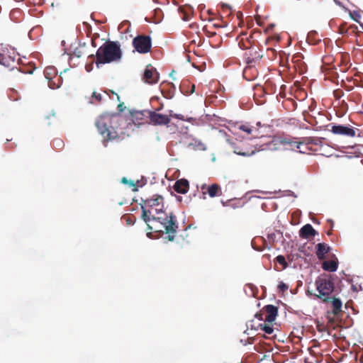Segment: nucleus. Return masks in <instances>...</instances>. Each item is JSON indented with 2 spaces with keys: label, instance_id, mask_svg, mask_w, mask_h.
<instances>
[{
  "label": "nucleus",
  "instance_id": "f257e3e1",
  "mask_svg": "<svg viewBox=\"0 0 363 363\" xmlns=\"http://www.w3.org/2000/svg\"><path fill=\"white\" fill-rule=\"evenodd\" d=\"M142 218L147 224V230L161 231L167 234L169 241H174V235L177 233L179 226L177 223V218L173 213L169 215H156L150 209L147 208L141 204Z\"/></svg>",
  "mask_w": 363,
  "mask_h": 363
},
{
  "label": "nucleus",
  "instance_id": "79ce46f5",
  "mask_svg": "<svg viewBox=\"0 0 363 363\" xmlns=\"http://www.w3.org/2000/svg\"><path fill=\"white\" fill-rule=\"evenodd\" d=\"M89 58H94V55H91L89 56Z\"/></svg>",
  "mask_w": 363,
  "mask_h": 363
},
{
  "label": "nucleus",
  "instance_id": "20e7f679",
  "mask_svg": "<svg viewBox=\"0 0 363 363\" xmlns=\"http://www.w3.org/2000/svg\"><path fill=\"white\" fill-rule=\"evenodd\" d=\"M302 139L296 140V138L285 136H273L270 140L262 145V150L275 151L279 150H298L299 152L304 153L306 150H302Z\"/></svg>",
  "mask_w": 363,
  "mask_h": 363
},
{
  "label": "nucleus",
  "instance_id": "f704fd0d",
  "mask_svg": "<svg viewBox=\"0 0 363 363\" xmlns=\"http://www.w3.org/2000/svg\"><path fill=\"white\" fill-rule=\"evenodd\" d=\"M278 289H279V291L284 293L288 290L289 286L284 282H280L278 285Z\"/></svg>",
  "mask_w": 363,
  "mask_h": 363
},
{
  "label": "nucleus",
  "instance_id": "7c9ffc66",
  "mask_svg": "<svg viewBox=\"0 0 363 363\" xmlns=\"http://www.w3.org/2000/svg\"><path fill=\"white\" fill-rule=\"evenodd\" d=\"M277 262L283 266V268L285 269L288 267V264L285 259V257L283 255H278L276 257Z\"/></svg>",
  "mask_w": 363,
  "mask_h": 363
},
{
  "label": "nucleus",
  "instance_id": "39448f33",
  "mask_svg": "<svg viewBox=\"0 0 363 363\" xmlns=\"http://www.w3.org/2000/svg\"><path fill=\"white\" fill-rule=\"evenodd\" d=\"M316 290L318 292L315 296L324 303H328L335 289V283L330 275L318 277L315 281Z\"/></svg>",
  "mask_w": 363,
  "mask_h": 363
},
{
  "label": "nucleus",
  "instance_id": "393cba45",
  "mask_svg": "<svg viewBox=\"0 0 363 363\" xmlns=\"http://www.w3.org/2000/svg\"><path fill=\"white\" fill-rule=\"evenodd\" d=\"M301 139H302L303 145L306 146V150L310 149V147L308 146L311 145H318L320 143V140L318 138L308 137V138H303Z\"/></svg>",
  "mask_w": 363,
  "mask_h": 363
},
{
  "label": "nucleus",
  "instance_id": "ea45409f",
  "mask_svg": "<svg viewBox=\"0 0 363 363\" xmlns=\"http://www.w3.org/2000/svg\"><path fill=\"white\" fill-rule=\"evenodd\" d=\"M340 30L341 33H343L345 32L344 28L342 26L340 27Z\"/></svg>",
  "mask_w": 363,
  "mask_h": 363
},
{
  "label": "nucleus",
  "instance_id": "a19ab883",
  "mask_svg": "<svg viewBox=\"0 0 363 363\" xmlns=\"http://www.w3.org/2000/svg\"><path fill=\"white\" fill-rule=\"evenodd\" d=\"M115 94L116 95L117 100L119 101L120 100L119 96L117 94Z\"/></svg>",
  "mask_w": 363,
  "mask_h": 363
},
{
  "label": "nucleus",
  "instance_id": "f3484780",
  "mask_svg": "<svg viewBox=\"0 0 363 363\" xmlns=\"http://www.w3.org/2000/svg\"><path fill=\"white\" fill-rule=\"evenodd\" d=\"M239 130L245 132L248 135H252L253 138H261L262 134L260 133L257 128L250 126L249 124H242L239 125Z\"/></svg>",
  "mask_w": 363,
  "mask_h": 363
},
{
  "label": "nucleus",
  "instance_id": "37998d69",
  "mask_svg": "<svg viewBox=\"0 0 363 363\" xmlns=\"http://www.w3.org/2000/svg\"><path fill=\"white\" fill-rule=\"evenodd\" d=\"M92 45L94 46V47L96 46V45L94 44V41H92Z\"/></svg>",
  "mask_w": 363,
  "mask_h": 363
},
{
  "label": "nucleus",
  "instance_id": "72a5a7b5",
  "mask_svg": "<svg viewBox=\"0 0 363 363\" xmlns=\"http://www.w3.org/2000/svg\"><path fill=\"white\" fill-rule=\"evenodd\" d=\"M350 16H351V18L354 20L355 21L357 22H359V20L361 17L360 14L359 13L358 11H353V12H350Z\"/></svg>",
  "mask_w": 363,
  "mask_h": 363
},
{
  "label": "nucleus",
  "instance_id": "7ed1b4c3",
  "mask_svg": "<svg viewBox=\"0 0 363 363\" xmlns=\"http://www.w3.org/2000/svg\"><path fill=\"white\" fill-rule=\"evenodd\" d=\"M96 65L119 62L122 58V50L117 41H107L99 48L96 52Z\"/></svg>",
  "mask_w": 363,
  "mask_h": 363
},
{
  "label": "nucleus",
  "instance_id": "4c0bfd02",
  "mask_svg": "<svg viewBox=\"0 0 363 363\" xmlns=\"http://www.w3.org/2000/svg\"><path fill=\"white\" fill-rule=\"evenodd\" d=\"M262 315H263V314L259 313V314L256 315V317L258 318L259 320H262L263 319Z\"/></svg>",
  "mask_w": 363,
  "mask_h": 363
},
{
  "label": "nucleus",
  "instance_id": "423d86ee",
  "mask_svg": "<svg viewBox=\"0 0 363 363\" xmlns=\"http://www.w3.org/2000/svg\"><path fill=\"white\" fill-rule=\"evenodd\" d=\"M326 127L328 130L331 132L333 135L349 138H354L356 136V132L358 130L357 128L350 124L331 123L327 125Z\"/></svg>",
  "mask_w": 363,
  "mask_h": 363
},
{
  "label": "nucleus",
  "instance_id": "a211bd4d",
  "mask_svg": "<svg viewBox=\"0 0 363 363\" xmlns=\"http://www.w3.org/2000/svg\"><path fill=\"white\" fill-rule=\"evenodd\" d=\"M328 303H331L332 313L334 315L336 316L342 312V303L340 298L331 296Z\"/></svg>",
  "mask_w": 363,
  "mask_h": 363
},
{
  "label": "nucleus",
  "instance_id": "2eb2a0df",
  "mask_svg": "<svg viewBox=\"0 0 363 363\" xmlns=\"http://www.w3.org/2000/svg\"><path fill=\"white\" fill-rule=\"evenodd\" d=\"M201 190L203 194H208L210 197L219 196L222 194L220 186L217 184H213L210 186L203 184Z\"/></svg>",
  "mask_w": 363,
  "mask_h": 363
},
{
  "label": "nucleus",
  "instance_id": "9d476101",
  "mask_svg": "<svg viewBox=\"0 0 363 363\" xmlns=\"http://www.w3.org/2000/svg\"><path fill=\"white\" fill-rule=\"evenodd\" d=\"M17 55L13 50L4 49L0 52V64L13 69L16 67Z\"/></svg>",
  "mask_w": 363,
  "mask_h": 363
},
{
  "label": "nucleus",
  "instance_id": "bb28decb",
  "mask_svg": "<svg viewBox=\"0 0 363 363\" xmlns=\"http://www.w3.org/2000/svg\"><path fill=\"white\" fill-rule=\"evenodd\" d=\"M102 100V95L100 93L94 91L89 98V102L91 104H99Z\"/></svg>",
  "mask_w": 363,
  "mask_h": 363
},
{
  "label": "nucleus",
  "instance_id": "1a4fd4ad",
  "mask_svg": "<svg viewBox=\"0 0 363 363\" xmlns=\"http://www.w3.org/2000/svg\"><path fill=\"white\" fill-rule=\"evenodd\" d=\"M143 205L147 208L152 211V212L154 211L156 215H160L162 216H164V215H167L162 211L163 197L161 196H156L155 198L147 199L144 201V203Z\"/></svg>",
  "mask_w": 363,
  "mask_h": 363
},
{
  "label": "nucleus",
  "instance_id": "ddd939ff",
  "mask_svg": "<svg viewBox=\"0 0 363 363\" xmlns=\"http://www.w3.org/2000/svg\"><path fill=\"white\" fill-rule=\"evenodd\" d=\"M149 118L153 125H168L170 123V118L168 115L157 113L155 111H149Z\"/></svg>",
  "mask_w": 363,
  "mask_h": 363
},
{
  "label": "nucleus",
  "instance_id": "dca6fc26",
  "mask_svg": "<svg viewBox=\"0 0 363 363\" xmlns=\"http://www.w3.org/2000/svg\"><path fill=\"white\" fill-rule=\"evenodd\" d=\"M263 310L266 312L264 321L268 323H272L275 320L276 317L278 314V308L273 305H267L263 308Z\"/></svg>",
  "mask_w": 363,
  "mask_h": 363
},
{
  "label": "nucleus",
  "instance_id": "4be33fe9",
  "mask_svg": "<svg viewBox=\"0 0 363 363\" xmlns=\"http://www.w3.org/2000/svg\"><path fill=\"white\" fill-rule=\"evenodd\" d=\"M188 147L196 151H203L206 149V145L201 140L196 139H192V140L188 143Z\"/></svg>",
  "mask_w": 363,
  "mask_h": 363
},
{
  "label": "nucleus",
  "instance_id": "f8f14e48",
  "mask_svg": "<svg viewBox=\"0 0 363 363\" xmlns=\"http://www.w3.org/2000/svg\"><path fill=\"white\" fill-rule=\"evenodd\" d=\"M160 75L157 69L151 65H148L144 72L143 79L145 83L154 84L159 81Z\"/></svg>",
  "mask_w": 363,
  "mask_h": 363
},
{
  "label": "nucleus",
  "instance_id": "473e14b6",
  "mask_svg": "<svg viewBox=\"0 0 363 363\" xmlns=\"http://www.w3.org/2000/svg\"><path fill=\"white\" fill-rule=\"evenodd\" d=\"M45 75L47 78H50L48 75H51L52 74H56L55 70L53 67H46L44 71Z\"/></svg>",
  "mask_w": 363,
  "mask_h": 363
},
{
  "label": "nucleus",
  "instance_id": "6e6552de",
  "mask_svg": "<svg viewBox=\"0 0 363 363\" xmlns=\"http://www.w3.org/2000/svg\"><path fill=\"white\" fill-rule=\"evenodd\" d=\"M231 146L234 153L244 157L251 156L257 151H263L261 149L262 145L257 148V147H249L245 142L231 143Z\"/></svg>",
  "mask_w": 363,
  "mask_h": 363
},
{
  "label": "nucleus",
  "instance_id": "2f4dec72",
  "mask_svg": "<svg viewBox=\"0 0 363 363\" xmlns=\"http://www.w3.org/2000/svg\"><path fill=\"white\" fill-rule=\"evenodd\" d=\"M121 182L123 183V184H129L130 186L133 187L132 190L133 191H138V188L135 186V184L133 181H129V180L127 179L126 177H123L122 179H121Z\"/></svg>",
  "mask_w": 363,
  "mask_h": 363
},
{
  "label": "nucleus",
  "instance_id": "4468645a",
  "mask_svg": "<svg viewBox=\"0 0 363 363\" xmlns=\"http://www.w3.org/2000/svg\"><path fill=\"white\" fill-rule=\"evenodd\" d=\"M239 38L238 45L240 48L247 50L255 47V40H253L252 34L247 36V33H243L240 35Z\"/></svg>",
  "mask_w": 363,
  "mask_h": 363
},
{
  "label": "nucleus",
  "instance_id": "c9c22d12",
  "mask_svg": "<svg viewBox=\"0 0 363 363\" xmlns=\"http://www.w3.org/2000/svg\"><path fill=\"white\" fill-rule=\"evenodd\" d=\"M168 116H169L170 118H175L180 119V120H184V116L181 115V114L173 113L172 111H170L169 115H168Z\"/></svg>",
  "mask_w": 363,
  "mask_h": 363
},
{
  "label": "nucleus",
  "instance_id": "e433bc0d",
  "mask_svg": "<svg viewBox=\"0 0 363 363\" xmlns=\"http://www.w3.org/2000/svg\"><path fill=\"white\" fill-rule=\"evenodd\" d=\"M118 108L119 111L122 112L125 108L124 104L123 103L119 104L118 105Z\"/></svg>",
  "mask_w": 363,
  "mask_h": 363
},
{
  "label": "nucleus",
  "instance_id": "5701e85b",
  "mask_svg": "<svg viewBox=\"0 0 363 363\" xmlns=\"http://www.w3.org/2000/svg\"><path fill=\"white\" fill-rule=\"evenodd\" d=\"M337 262L335 260L324 261L322 264V268L325 271L334 272L337 269Z\"/></svg>",
  "mask_w": 363,
  "mask_h": 363
},
{
  "label": "nucleus",
  "instance_id": "b1692460",
  "mask_svg": "<svg viewBox=\"0 0 363 363\" xmlns=\"http://www.w3.org/2000/svg\"><path fill=\"white\" fill-rule=\"evenodd\" d=\"M180 88L182 93L187 95L193 94L195 91V85L194 84H191L187 81L183 82Z\"/></svg>",
  "mask_w": 363,
  "mask_h": 363
},
{
  "label": "nucleus",
  "instance_id": "6ab92c4d",
  "mask_svg": "<svg viewBox=\"0 0 363 363\" xmlns=\"http://www.w3.org/2000/svg\"><path fill=\"white\" fill-rule=\"evenodd\" d=\"M189 182L185 179L177 180L174 185V191L179 194L186 193L189 190Z\"/></svg>",
  "mask_w": 363,
  "mask_h": 363
},
{
  "label": "nucleus",
  "instance_id": "412c9836",
  "mask_svg": "<svg viewBox=\"0 0 363 363\" xmlns=\"http://www.w3.org/2000/svg\"><path fill=\"white\" fill-rule=\"evenodd\" d=\"M315 234L316 231L311 224H306L303 225L299 231L300 237L305 239H308L310 237L314 236Z\"/></svg>",
  "mask_w": 363,
  "mask_h": 363
},
{
  "label": "nucleus",
  "instance_id": "cd10ccee",
  "mask_svg": "<svg viewBox=\"0 0 363 363\" xmlns=\"http://www.w3.org/2000/svg\"><path fill=\"white\" fill-rule=\"evenodd\" d=\"M52 144L55 148L61 150L64 147V142L60 138H55L52 141Z\"/></svg>",
  "mask_w": 363,
  "mask_h": 363
},
{
  "label": "nucleus",
  "instance_id": "c756f323",
  "mask_svg": "<svg viewBox=\"0 0 363 363\" xmlns=\"http://www.w3.org/2000/svg\"><path fill=\"white\" fill-rule=\"evenodd\" d=\"M179 11L182 13V18L184 21H189L191 18V12H190L191 11L190 9H189V11H187L182 8H179Z\"/></svg>",
  "mask_w": 363,
  "mask_h": 363
},
{
  "label": "nucleus",
  "instance_id": "f03ea898",
  "mask_svg": "<svg viewBox=\"0 0 363 363\" xmlns=\"http://www.w3.org/2000/svg\"><path fill=\"white\" fill-rule=\"evenodd\" d=\"M123 121L119 114L104 113L101 115L96 121V126L99 133L103 138V145L107 147L108 141L119 138V127Z\"/></svg>",
  "mask_w": 363,
  "mask_h": 363
},
{
  "label": "nucleus",
  "instance_id": "c85d7f7f",
  "mask_svg": "<svg viewBox=\"0 0 363 363\" xmlns=\"http://www.w3.org/2000/svg\"><path fill=\"white\" fill-rule=\"evenodd\" d=\"M125 222L127 225H133L136 221V218L133 216H123L122 218Z\"/></svg>",
  "mask_w": 363,
  "mask_h": 363
},
{
  "label": "nucleus",
  "instance_id": "9b49d317",
  "mask_svg": "<svg viewBox=\"0 0 363 363\" xmlns=\"http://www.w3.org/2000/svg\"><path fill=\"white\" fill-rule=\"evenodd\" d=\"M247 50L245 52L244 58L245 62L249 66H252L259 62L263 55L258 47L255 46Z\"/></svg>",
  "mask_w": 363,
  "mask_h": 363
},
{
  "label": "nucleus",
  "instance_id": "58836bf2",
  "mask_svg": "<svg viewBox=\"0 0 363 363\" xmlns=\"http://www.w3.org/2000/svg\"><path fill=\"white\" fill-rule=\"evenodd\" d=\"M256 125H257V127H256V128H257L259 129V127H261V126H262V124H261V123H260V122H257V123H256Z\"/></svg>",
  "mask_w": 363,
  "mask_h": 363
},
{
  "label": "nucleus",
  "instance_id": "aec40b11",
  "mask_svg": "<svg viewBox=\"0 0 363 363\" xmlns=\"http://www.w3.org/2000/svg\"><path fill=\"white\" fill-rule=\"evenodd\" d=\"M316 248V256L320 260H323L325 258V255L329 252L330 247L325 243H318L315 246Z\"/></svg>",
  "mask_w": 363,
  "mask_h": 363
},
{
  "label": "nucleus",
  "instance_id": "a878e982",
  "mask_svg": "<svg viewBox=\"0 0 363 363\" xmlns=\"http://www.w3.org/2000/svg\"><path fill=\"white\" fill-rule=\"evenodd\" d=\"M258 328L261 329L262 330H263L265 333H267L268 335H271L274 332L272 325H269L267 324L266 323H259L258 325L257 329H258Z\"/></svg>",
  "mask_w": 363,
  "mask_h": 363
},
{
  "label": "nucleus",
  "instance_id": "0eeeda50",
  "mask_svg": "<svg viewBox=\"0 0 363 363\" xmlns=\"http://www.w3.org/2000/svg\"><path fill=\"white\" fill-rule=\"evenodd\" d=\"M132 45L140 54H146L152 48V38L146 35H138L133 39Z\"/></svg>",
  "mask_w": 363,
  "mask_h": 363
}]
</instances>
